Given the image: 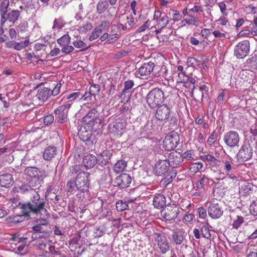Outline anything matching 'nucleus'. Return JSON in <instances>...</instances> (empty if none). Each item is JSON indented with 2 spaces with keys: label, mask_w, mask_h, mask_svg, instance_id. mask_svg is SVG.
Here are the masks:
<instances>
[{
  "label": "nucleus",
  "mask_w": 257,
  "mask_h": 257,
  "mask_svg": "<svg viewBox=\"0 0 257 257\" xmlns=\"http://www.w3.org/2000/svg\"><path fill=\"white\" fill-rule=\"evenodd\" d=\"M55 114L56 120L59 123H64L68 121V112L63 110L61 108L57 107L54 110Z\"/></svg>",
  "instance_id": "obj_24"
},
{
  "label": "nucleus",
  "mask_w": 257,
  "mask_h": 257,
  "mask_svg": "<svg viewBox=\"0 0 257 257\" xmlns=\"http://www.w3.org/2000/svg\"><path fill=\"white\" fill-rule=\"evenodd\" d=\"M116 208L118 211L122 212L126 210L128 208V205L126 201L122 200H119L116 202Z\"/></svg>",
  "instance_id": "obj_39"
},
{
  "label": "nucleus",
  "mask_w": 257,
  "mask_h": 257,
  "mask_svg": "<svg viewBox=\"0 0 257 257\" xmlns=\"http://www.w3.org/2000/svg\"><path fill=\"white\" fill-rule=\"evenodd\" d=\"M101 213L103 217H107L111 215L112 212L109 207L108 206H106L104 207H102Z\"/></svg>",
  "instance_id": "obj_57"
},
{
  "label": "nucleus",
  "mask_w": 257,
  "mask_h": 257,
  "mask_svg": "<svg viewBox=\"0 0 257 257\" xmlns=\"http://www.w3.org/2000/svg\"><path fill=\"white\" fill-rule=\"evenodd\" d=\"M81 96V92H73L71 93L70 95H69L67 97L66 99L72 100L73 102L74 100L76 99L77 98H80Z\"/></svg>",
  "instance_id": "obj_61"
},
{
  "label": "nucleus",
  "mask_w": 257,
  "mask_h": 257,
  "mask_svg": "<svg viewBox=\"0 0 257 257\" xmlns=\"http://www.w3.org/2000/svg\"><path fill=\"white\" fill-rule=\"evenodd\" d=\"M217 134L215 132H213L207 139V144L209 146H212L217 141Z\"/></svg>",
  "instance_id": "obj_51"
},
{
  "label": "nucleus",
  "mask_w": 257,
  "mask_h": 257,
  "mask_svg": "<svg viewBox=\"0 0 257 257\" xmlns=\"http://www.w3.org/2000/svg\"><path fill=\"white\" fill-rule=\"evenodd\" d=\"M167 161L170 166L177 168L183 161L182 154L176 151L171 152L169 154Z\"/></svg>",
  "instance_id": "obj_19"
},
{
  "label": "nucleus",
  "mask_w": 257,
  "mask_h": 257,
  "mask_svg": "<svg viewBox=\"0 0 257 257\" xmlns=\"http://www.w3.org/2000/svg\"><path fill=\"white\" fill-rule=\"evenodd\" d=\"M97 163V158L93 155L87 154L83 158L82 164L86 169L93 168Z\"/></svg>",
  "instance_id": "obj_27"
},
{
  "label": "nucleus",
  "mask_w": 257,
  "mask_h": 257,
  "mask_svg": "<svg viewBox=\"0 0 257 257\" xmlns=\"http://www.w3.org/2000/svg\"><path fill=\"white\" fill-rule=\"evenodd\" d=\"M14 182L13 176L11 174L4 173L0 176V185L3 187H10Z\"/></svg>",
  "instance_id": "obj_26"
},
{
  "label": "nucleus",
  "mask_w": 257,
  "mask_h": 257,
  "mask_svg": "<svg viewBox=\"0 0 257 257\" xmlns=\"http://www.w3.org/2000/svg\"><path fill=\"white\" fill-rule=\"evenodd\" d=\"M29 41L27 40L21 41L20 42H16L14 44V48L17 50H21L23 48L27 47L29 45Z\"/></svg>",
  "instance_id": "obj_46"
},
{
  "label": "nucleus",
  "mask_w": 257,
  "mask_h": 257,
  "mask_svg": "<svg viewBox=\"0 0 257 257\" xmlns=\"http://www.w3.org/2000/svg\"><path fill=\"white\" fill-rule=\"evenodd\" d=\"M200 159L204 161L208 162L210 165L214 167L219 166L221 163V162L219 160L210 154L201 156Z\"/></svg>",
  "instance_id": "obj_32"
},
{
  "label": "nucleus",
  "mask_w": 257,
  "mask_h": 257,
  "mask_svg": "<svg viewBox=\"0 0 257 257\" xmlns=\"http://www.w3.org/2000/svg\"><path fill=\"white\" fill-rule=\"evenodd\" d=\"M102 33L98 30L96 28L92 31L91 35L89 37V40L90 41H93L96 39Z\"/></svg>",
  "instance_id": "obj_58"
},
{
  "label": "nucleus",
  "mask_w": 257,
  "mask_h": 257,
  "mask_svg": "<svg viewBox=\"0 0 257 257\" xmlns=\"http://www.w3.org/2000/svg\"><path fill=\"white\" fill-rule=\"evenodd\" d=\"M73 103V102L72 100H69L66 102H65V104L59 106L58 107L59 108H61L63 110L66 111L67 112H68V110L71 107Z\"/></svg>",
  "instance_id": "obj_62"
},
{
  "label": "nucleus",
  "mask_w": 257,
  "mask_h": 257,
  "mask_svg": "<svg viewBox=\"0 0 257 257\" xmlns=\"http://www.w3.org/2000/svg\"><path fill=\"white\" fill-rule=\"evenodd\" d=\"M57 150L55 146H48L43 152V157L45 160L50 161L57 155Z\"/></svg>",
  "instance_id": "obj_30"
},
{
  "label": "nucleus",
  "mask_w": 257,
  "mask_h": 257,
  "mask_svg": "<svg viewBox=\"0 0 257 257\" xmlns=\"http://www.w3.org/2000/svg\"><path fill=\"white\" fill-rule=\"evenodd\" d=\"M126 121L122 118H118L108 125L109 132L114 135L120 136L121 132L126 127Z\"/></svg>",
  "instance_id": "obj_11"
},
{
  "label": "nucleus",
  "mask_w": 257,
  "mask_h": 257,
  "mask_svg": "<svg viewBox=\"0 0 257 257\" xmlns=\"http://www.w3.org/2000/svg\"><path fill=\"white\" fill-rule=\"evenodd\" d=\"M28 26L26 22H23L20 23L17 27V31L18 33L26 32L27 31Z\"/></svg>",
  "instance_id": "obj_52"
},
{
  "label": "nucleus",
  "mask_w": 257,
  "mask_h": 257,
  "mask_svg": "<svg viewBox=\"0 0 257 257\" xmlns=\"http://www.w3.org/2000/svg\"><path fill=\"white\" fill-rule=\"evenodd\" d=\"M217 5L220 9L221 14L223 15H227L228 14L226 12V6L225 3L224 2H219Z\"/></svg>",
  "instance_id": "obj_63"
},
{
  "label": "nucleus",
  "mask_w": 257,
  "mask_h": 257,
  "mask_svg": "<svg viewBox=\"0 0 257 257\" xmlns=\"http://www.w3.org/2000/svg\"><path fill=\"white\" fill-rule=\"evenodd\" d=\"M89 174L85 172L78 173L76 179V188L81 192L88 190L89 185Z\"/></svg>",
  "instance_id": "obj_12"
},
{
  "label": "nucleus",
  "mask_w": 257,
  "mask_h": 257,
  "mask_svg": "<svg viewBox=\"0 0 257 257\" xmlns=\"http://www.w3.org/2000/svg\"><path fill=\"white\" fill-rule=\"evenodd\" d=\"M47 219L42 217L37 219L35 221L36 224L32 227V230L36 233L47 234V231H50L47 227L49 222Z\"/></svg>",
  "instance_id": "obj_17"
},
{
  "label": "nucleus",
  "mask_w": 257,
  "mask_h": 257,
  "mask_svg": "<svg viewBox=\"0 0 257 257\" xmlns=\"http://www.w3.org/2000/svg\"><path fill=\"white\" fill-rule=\"evenodd\" d=\"M179 208L175 204L168 205L161 210L162 217L167 220H174L180 213Z\"/></svg>",
  "instance_id": "obj_8"
},
{
  "label": "nucleus",
  "mask_w": 257,
  "mask_h": 257,
  "mask_svg": "<svg viewBox=\"0 0 257 257\" xmlns=\"http://www.w3.org/2000/svg\"><path fill=\"white\" fill-rule=\"evenodd\" d=\"M155 67V64L153 62H149L145 63L141 67H140L138 70V74L141 76H148L153 72Z\"/></svg>",
  "instance_id": "obj_22"
},
{
  "label": "nucleus",
  "mask_w": 257,
  "mask_h": 257,
  "mask_svg": "<svg viewBox=\"0 0 257 257\" xmlns=\"http://www.w3.org/2000/svg\"><path fill=\"white\" fill-rule=\"evenodd\" d=\"M249 211L251 214L257 216V199L252 201L249 206Z\"/></svg>",
  "instance_id": "obj_53"
},
{
  "label": "nucleus",
  "mask_w": 257,
  "mask_h": 257,
  "mask_svg": "<svg viewBox=\"0 0 257 257\" xmlns=\"http://www.w3.org/2000/svg\"><path fill=\"white\" fill-rule=\"evenodd\" d=\"M191 206V203L187 200L182 201L180 203V208L182 210H185L189 208Z\"/></svg>",
  "instance_id": "obj_64"
},
{
  "label": "nucleus",
  "mask_w": 257,
  "mask_h": 257,
  "mask_svg": "<svg viewBox=\"0 0 257 257\" xmlns=\"http://www.w3.org/2000/svg\"><path fill=\"white\" fill-rule=\"evenodd\" d=\"M100 90V86L98 84L91 85L89 88V91L93 96L98 94Z\"/></svg>",
  "instance_id": "obj_50"
},
{
  "label": "nucleus",
  "mask_w": 257,
  "mask_h": 257,
  "mask_svg": "<svg viewBox=\"0 0 257 257\" xmlns=\"http://www.w3.org/2000/svg\"><path fill=\"white\" fill-rule=\"evenodd\" d=\"M249 48V41H242L238 43L235 47L234 54L237 58L242 59L248 55Z\"/></svg>",
  "instance_id": "obj_13"
},
{
  "label": "nucleus",
  "mask_w": 257,
  "mask_h": 257,
  "mask_svg": "<svg viewBox=\"0 0 257 257\" xmlns=\"http://www.w3.org/2000/svg\"><path fill=\"white\" fill-rule=\"evenodd\" d=\"M170 165L167 160H159L155 166V174L157 176H162L167 173L169 169Z\"/></svg>",
  "instance_id": "obj_20"
},
{
  "label": "nucleus",
  "mask_w": 257,
  "mask_h": 257,
  "mask_svg": "<svg viewBox=\"0 0 257 257\" xmlns=\"http://www.w3.org/2000/svg\"><path fill=\"white\" fill-rule=\"evenodd\" d=\"M252 147L248 141L244 142L236 155L237 161L243 163L250 159L252 156Z\"/></svg>",
  "instance_id": "obj_5"
},
{
  "label": "nucleus",
  "mask_w": 257,
  "mask_h": 257,
  "mask_svg": "<svg viewBox=\"0 0 257 257\" xmlns=\"http://www.w3.org/2000/svg\"><path fill=\"white\" fill-rule=\"evenodd\" d=\"M134 86V82L132 80H128L124 83V87L122 90V92H125L126 91L131 89Z\"/></svg>",
  "instance_id": "obj_54"
},
{
  "label": "nucleus",
  "mask_w": 257,
  "mask_h": 257,
  "mask_svg": "<svg viewBox=\"0 0 257 257\" xmlns=\"http://www.w3.org/2000/svg\"><path fill=\"white\" fill-rule=\"evenodd\" d=\"M187 64L188 67H192L194 68H197L200 66L199 61L193 57H189L187 59Z\"/></svg>",
  "instance_id": "obj_48"
},
{
  "label": "nucleus",
  "mask_w": 257,
  "mask_h": 257,
  "mask_svg": "<svg viewBox=\"0 0 257 257\" xmlns=\"http://www.w3.org/2000/svg\"><path fill=\"white\" fill-rule=\"evenodd\" d=\"M155 113L156 118L162 121H166L168 120L171 115L170 107L167 104H160L156 108Z\"/></svg>",
  "instance_id": "obj_14"
},
{
  "label": "nucleus",
  "mask_w": 257,
  "mask_h": 257,
  "mask_svg": "<svg viewBox=\"0 0 257 257\" xmlns=\"http://www.w3.org/2000/svg\"><path fill=\"white\" fill-rule=\"evenodd\" d=\"M223 210L220 204L211 202L208 207V214L212 219H218L223 214Z\"/></svg>",
  "instance_id": "obj_16"
},
{
  "label": "nucleus",
  "mask_w": 257,
  "mask_h": 257,
  "mask_svg": "<svg viewBox=\"0 0 257 257\" xmlns=\"http://www.w3.org/2000/svg\"><path fill=\"white\" fill-rule=\"evenodd\" d=\"M239 141L238 133L236 131H230L226 133L223 137L224 143L231 148L238 147Z\"/></svg>",
  "instance_id": "obj_10"
},
{
  "label": "nucleus",
  "mask_w": 257,
  "mask_h": 257,
  "mask_svg": "<svg viewBox=\"0 0 257 257\" xmlns=\"http://www.w3.org/2000/svg\"><path fill=\"white\" fill-rule=\"evenodd\" d=\"M57 43L61 46L69 44L70 42V37L68 34H65L57 40Z\"/></svg>",
  "instance_id": "obj_42"
},
{
  "label": "nucleus",
  "mask_w": 257,
  "mask_h": 257,
  "mask_svg": "<svg viewBox=\"0 0 257 257\" xmlns=\"http://www.w3.org/2000/svg\"><path fill=\"white\" fill-rule=\"evenodd\" d=\"M73 45L76 48H80L81 51H85L90 47V46H88L85 43L80 40H77L74 41Z\"/></svg>",
  "instance_id": "obj_40"
},
{
  "label": "nucleus",
  "mask_w": 257,
  "mask_h": 257,
  "mask_svg": "<svg viewBox=\"0 0 257 257\" xmlns=\"http://www.w3.org/2000/svg\"><path fill=\"white\" fill-rule=\"evenodd\" d=\"M74 50V47L71 45H69V44H67V45H65L63 46L61 51L63 53L65 54H69L71 52H73Z\"/></svg>",
  "instance_id": "obj_60"
},
{
  "label": "nucleus",
  "mask_w": 257,
  "mask_h": 257,
  "mask_svg": "<svg viewBox=\"0 0 257 257\" xmlns=\"http://www.w3.org/2000/svg\"><path fill=\"white\" fill-rule=\"evenodd\" d=\"M180 139L178 134L175 132H172L168 134L165 137L163 146L167 151L174 150L179 144Z\"/></svg>",
  "instance_id": "obj_7"
},
{
  "label": "nucleus",
  "mask_w": 257,
  "mask_h": 257,
  "mask_svg": "<svg viewBox=\"0 0 257 257\" xmlns=\"http://www.w3.org/2000/svg\"><path fill=\"white\" fill-rule=\"evenodd\" d=\"M33 193L34 194L30 196V201L20 204L22 215L30 217L32 214L48 218L50 217L47 210L48 203L40 197L38 192Z\"/></svg>",
  "instance_id": "obj_1"
},
{
  "label": "nucleus",
  "mask_w": 257,
  "mask_h": 257,
  "mask_svg": "<svg viewBox=\"0 0 257 257\" xmlns=\"http://www.w3.org/2000/svg\"><path fill=\"white\" fill-rule=\"evenodd\" d=\"M165 89L162 88L155 87L149 92L146 100L150 108L155 109L164 102L166 98L165 96Z\"/></svg>",
  "instance_id": "obj_3"
},
{
  "label": "nucleus",
  "mask_w": 257,
  "mask_h": 257,
  "mask_svg": "<svg viewBox=\"0 0 257 257\" xmlns=\"http://www.w3.org/2000/svg\"><path fill=\"white\" fill-rule=\"evenodd\" d=\"M9 5V0H4L1 3V23L2 25L5 24L7 21L15 24L20 17V11L17 10H11Z\"/></svg>",
  "instance_id": "obj_2"
},
{
  "label": "nucleus",
  "mask_w": 257,
  "mask_h": 257,
  "mask_svg": "<svg viewBox=\"0 0 257 257\" xmlns=\"http://www.w3.org/2000/svg\"><path fill=\"white\" fill-rule=\"evenodd\" d=\"M80 139L84 142H86L88 145H92L94 137L92 135L90 131H88L85 127L82 126L80 127L78 133Z\"/></svg>",
  "instance_id": "obj_21"
},
{
  "label": "nucleus",
  "mask_w": 257,
  "mask_h": 257,
  "mask_svg": "<svg viewBox=\"0 0 257 257\" xmlns=\"http://www.w3.org/2000/svg\"><path fill=\"white\" fill-rule=\"evenodd\" d=\"M99 112L96 108H92L88 111L83 117V122L90 127H93L95 123H100L101 118L99 117Z\"/></svg>",
  "instance_id": "obj_9"
},
{
  "label": "nucleus",
  "mask_w": 257,
  "mask_h": 257,
  "mask_svg": "<svg viewBox=\"0 0 257 257\" xmlns=\"http://www.w3.org/2000/svg\"><path fill=\"white\" fill-rule=\"evenodd\" d=\"M109 26V23L108 21H104L101 22L96 28L100 31L101 33L106 28H108Z\"/></svg>",
  "instance_id": "obj_56"
},
{
  "label": "nucleus",
  "mask_w": 257,
  "mask_h": 257,
  "mask_svg": "<svg viewBox=\"0 0 257 257\" xmlns=\"http://www.w3.org/2000/svg\"><path fill=\"white\" fill-rule=\"evenodd\" d=\"M132 178L128 174H121L117 177L115 180L114 183L120 189L126 188L129 187L132 182Z\"/></svg>",
  "instance_id": "obj_18"
},
{
  "label": "nucleus",
  "mask_w": 257,
  "mask_h": 257,
  "mask_svg": "<svg viewBox=\"0 0 257 257\" xmlns=\"http://www.w3.org/2000/svg\"><path fill=\"white\" fill-rule=\"evenodd\" d=\"M54 116L52 114H48L46 115L44 118V123L46 125L51 124L54 121Z\"/></svg>",
  "instance_id": "obj_59"
},
{
  "label": "nucleus",
  "mask_w": 257,
  "mask_h": 257,
  "mask_svg": "<svg viewBox=\"0 0 257 257\" xmlns=\"http://www.w3.org/2000/svg\"><path fill=\"white\" fill-rule=\"evenodd\" d=\"M185 237L182 231H174L172 235L171 241L176 245L183 244Z\"/></svg>",
  "instance_id": "obj_31"
},
{
  "label": "nucleus",
  "mask_w": 257,
  "mask_h": 257,
  "mask_svg": "<svg viewBox=\"0 0 257 257\" xmlns=\"http://www.w3.org/2000/svg\"><path fill=\"white\" fill-rule=\"evenodd\" d=\"M169 20L168 17L165 15L162 17L159 20L157 24L158 27L160 29H162L166 27V26L169 24Z\"/></svg>",
  "instance_id": "obj_45"
},
{
  "label": "nucleus",
  "mask_w": 257,
  "mask_h": 257,
  "mask_svg": "<svg viewBox=\"0 0 257 257\" xmlns=\"http://www.w3.org/2000/svg\"><path fill=\"white\" fill-rule=\"evenodd\" d=\"M92 28V25L90 23L86 22L82 26H80L78 28V30L82 33L85 34L88 31H90Z\"/></svg>",
  "instance_id": "obj_49"
},
{
  "label": "nucleus",
  "mask_w": 257,
  "mask_h": 257,
  "mask_svg": "<svg viewBox=\"0 0 257 257\" xmlns=\"http://www.w3.org/2000/svg\"><path fill=\"white\" fill-rule=\"evenodd\" d=\"M65 25V22L61 18L56 19L54 22L52 29L53 30H60Z\"/></svg>",
  "instance_id": "obj_41"
},
{
  "label": "nucleus",
  "mask_w": 257,
  "mask_h": 257,
  "mask_svg": "<svg viewBox=\"0 0 257 257\" xmlns=\"http://www.w3.org/2000/svg\"><path fill=\"white\" fill-rule=\"evenodd\" d=\"M253 187L251 183L243 182L239 187V193L242 196L248 195L252 193Z\"/></svg>",
  "instance_id": "obj_29"
},
{
  "label": "nucleus",
  "mask_w": 257,
  "mask_h": 257,
  "mask_svg": "<svg viewBox=\"0 0 257 257\" xmlns=\"http://www.w3.org/2000/svg\"><path fill=\"white\" fill-rule=\"evenodd\" d=\"M209 225L208 223L204 224L201 226L200 232L203 237L207 239H211V234L209 230Z\"/></svg>",
  "instance_id": "obj_36"
},
{
  "label": "nucleus",
  "mask_w": 257,
  "mask_h": 257,
  "mask_svg": "<svg viewBox=\"0 0 257 257\" xmlns=\"http://www.w3.org/2000/svg\"><path fill=\"white\" fill-rule=\"evenodd\" d=\"M116 30L117 28L115 26L111 27V31L109 34V38L107 40L109 43H113L117 40L118 34L116 32Z\"/></svg>",
  "instance_id": "obj_38"
},
{
  "label": "nucleus",
  "mask_w": 257,
  "mask_h": 257,
  "mask_svg": "<svg viewBox=\"0 0 257 257\" xmlns=\"http://www.w3.org/2000/svg\"><path fill=\"white\" fill-rule=\"evenodd\" d=\"M153 204L156 208L161 209L163 208L166 204V197L162 194H156L154 195Z\"/></svg>",
  "instance_id": "obj_25"
},
{
  "label": "nucleus",
  "mask_w": 257,
  "mask_h": 257,
  "mask_svg": "<svg viewBox=\"0 0 257 257\" xmlns=\"http://www.w3.org/2000/svg\"><path fill=\"white\" fill-rule=\"evenodd\" d=\"M209 178L205 175H203L197 181L194 186V188L197 191L203 192L206 187L209 184Z\"/></svg>",
  "instance_id": "obj_28"
},
{
  "label": "nucleus",
  "mask_w": 257,
  "mask_h": 257,
  "mask_svg": "<svg viewBox=\"0 0 257 257\" xmlns=\"http://www.w3.org/2000/svg\"><path fill=\"white\" fill-rule=\"evenodd\" d=\"M127 163L124 160L118 161L114 166V171L116 173L122 172L126 167Z\"/></svg>",
  "instance_id": "obj_35"
},
{
  "label": "nucleus",
  "mask_w": 257,
  "mask_h": 257,
  "mask_svg": "<svg viewBox=\"0 0 257 257\" xmlns=\"http://www.w3.org/2000/svg\"><path fill=\"white\" fill-rule=\"evenodd\" d=\"M20 192L22 193H25L29 192L30 194V196L34 195L33 192H37L36 189L33 188L30 185L28 184H22L19 187Z\"/></svg>",
  "instance_id": "obj_34"
},
{
  "label": "nucleus",
  "mask_w": 257,
  "mask_h": 257,
  "mask_svg": "<svg viewBox=\"0 0 257 257\" xmlns=\"http://www.w3.org/2000/svg\"><path fill=\"white\" fill-rule=\"evenodd\" d=\"M203 167V164L201 162H197L192 164L189 167L190 171L192 173H196Z\"/></svg>",
  "instance_id": "obj_47"
},
{
  "label": "nucleus",
  "mask_w": 257,
  "mask_h": 257,
  "mask_svg": "<svg viewBox=\"0 0 257 257\" xmlns=\"http://www.w3.org/2000/svg\"><path fill=\"white\" fill-rule=\"evenodd\" d=\"M182 23H185L188 25H194L195 26H199L200 22L198 18L194 16L189 15L188 17L184 18Z\"/></svg>",
  "instance_id": "obj_33"
},
{
  "label": "nucleus",
  "mask_w": 257,
  "mask_h": 257,
  "mask_svg": "<svg viewBox=\"0 0 257 257\" xmlns=\"http://www.w3.org/2000/svg\"><path fill=\"white\" fill-rule=\"evenodd\" d=\"M155 241L162 253H166L170 249V245L166 236L163 233H156L155 234Z\"/></svg>",
  "instance_id": "obj_15"
},
{
  "label": "nucleus",
  "mask_w": 257,
  "mask_h": 257,
  "mask_svg": "<svg viewBox=\"0 0 257 257\" xmlns=\"http://www.w3.org/2000/svg\"><path fill=\"white\" fill-rule=\"evenodd\" d=\"M244 222V218L241 216L237 215L232 224V227L237 229L240 225Z\"/></svg>",
  "instance_id": "obj_44"
},
{
  "label": "nucleus",
  "mask_w": 257,
  "mask_h": 257,
  "mask_svg": "<svg viewBox=\"0 0 257 257\" xmlns=\"http://www.w3.org/2000/svg\"><path fill=\"white\" fill-rule=\"evenodd\" d=\"M107 2L104 0H100L97 6V11L99 14L103 13L108 8Z\"/></svg>",
  "instance_id": "obj_37"
},
{
  "label": "nucleus",
  "mask_w": 257,
  "mask_h": 257,
  "mask_svg": "<svg viewBox=\"0 0 257 257\" xmlns=\"http://www.w3.org/2000/svg\"><path fill=\"white\" fill-rule=\"evenodd\" d=\"M62 84L60 82H56L52 85L51 88L40 87L36 96L38 99L43 102L46 101L51 96H57L60 93Z\"/></svg>",
  "instance_id": "obj_4"
},
{
  "label": "nucleus",
  "mask_w": 257,
  "mask_h": 257,
  "mask_svg": "<svg viewBox=\"0 0 257 257\" xmlns=\"http://www.w3.org/2000/svg\"><path fill=\"white\" fill-rule=\"evenodd\" d=\"M224 164V170L227 176L233 180H236L237 177L234 176L232 172L235 169V167L231 160H224L223 161Z\"/></svg>",
  "instance_id": "obj_23"
},
{
  "label": "nucleus",
  "mask_w": 257,
  "mask_h": 257,
  "mask_svg": "<svg viewBox=\"0 0 257 257\" xmlns=\"http://www.w3.org/2000/svg\"><path fill=\"white\" fill-rule=\"evenodd\" d=\"M76 188V181L74 182V180H70L67 183L66 188L68 192H72Z\"/></svg>",
  "instance_id": "obj_55"
},
{
  "label": "nucleus",
  "mask_w": 257,
  "mask_h": 257,
  "mask_svg": "<svg viewBox=\"0 0 257 257\" xmlns=\"http://www.w3.org/2000/svg\"><path fill=\"white\" fill-rule=\"evenodd\" d=\"M24 174L31 178V182H35V186L39 185L40 182L46 176L44 170H40L39 169L33 167H27L24 170Z\"/></svg>",
  "instance_id": "obj_6"
},
{
  "label": "nucleus",
  "mask_w": 257,
  "mask_h": 257,
  "mask_svg": "<svg viewBox=\"0 0 257 257\" xmlns=\"http://www.w3.org/2000/svg\"><path fill=\"white\" fill-rule=\"evenodd\" d=\"M183 160L185 159L187 160H193L195 159V151L192 150H187L182 155Z\"/></svg>",
  "instance_id": "obj_43"
}]
</instances>
